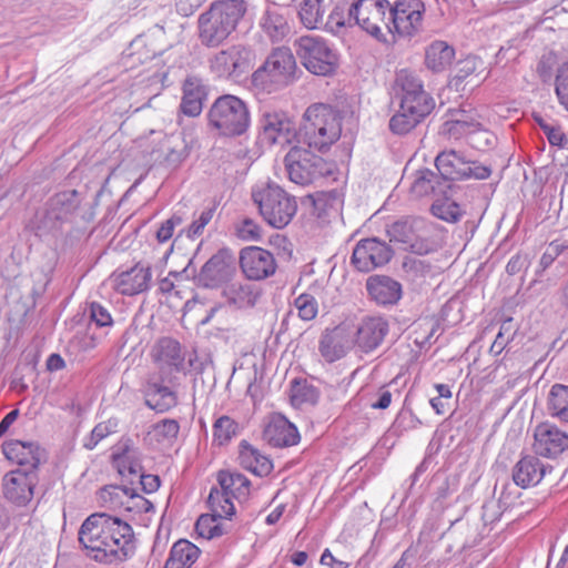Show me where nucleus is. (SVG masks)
I'll return each mask as SVG.
<instances>
[{
  "mask_svg": "<svg viewBox=\"0 0 568 568\" xmlns=\"http://www.w3.org/2000/svg\"><path fill=\"white\" fill-rule=\"evenodd\" d=\"M144 397L145 404L159 413H164L178 404L173 390L152 379H149L144 386Z\"/></svg>",
  "mask_w": 568,
  "mask_h": 568,
  "instance_id": "31",
  "label": "nucleus"
},
{
  "mask_svg": "<svg viewBox=\"0 0 568 568\" xmlns=\"http://www.w3.org/2000/svg\"><path fill=\"white\" fill-rule=\"evenodd\" d=\"M216 520H220V518L213 514L201 515L196 520L195 530L200 536L206 539H212L213 528Z\"/></svg>",
  "mask_w": 568,
  "mask_h": 568,
  "instance_id": "62",
  "label": "nucleus"
},
{
  "mask_svg": "<svg viewBox=\"0 0 568 568\" xmlns=\"http://www.w3.org/2000/svg\"><path fill=\"white\" fill-rule=\"evenodd\" d=\"M201 550L186 539L173 544L163 568H191L199 559Z\"/></svg>",
  "mask_w": 568,
  "mask_h": 568,
  "instance_id": "32",
  "label": "nucleus"
},
{
  "mask_svg": "<svg viewBox=\"0 0 568 568\" xmlns=\"http://www.w3.org/2000/svg\"><path fill=\"white\" fill-rule=\"evenodd\" d=\"M341 132L338 113L327 104L316 103L306 109L296 140L323 152L339 139Z\"/></svg>",
  "mask_w": 568,
  "mask_h": 568,
  "instance_id": "3",
  "label": "nucleus"
},
{
  "mask_svg": "<svg viewBox=\"0 0 568 568\" xmlns=\"http://www.w3.org/2000/svg\"><path fill=\"white\" fill-rule=\"evenodd\" d=\"M311 149L297 142L284 158L288 178L296 184L307 185L333 173V163L315 154Z\"/></svg>",
  "mask_w": 568,
  "mask_h": 568,
  "instance_id": "7",
  "label": "nucleus"
},
{
  "mask_svg": "<svg viewBox=\"0 0 568 568\" xmlns=\"http://www.w3.org/2000/svg\"><path fill=\"white\" fill-rule=\"evenodd\" d=\"M263 438L273 447H288L300 442V434L283 415L274 414L265 425Z\"/></svg>",
  "mask_w": 568,
  "mask_h": 568,
  "instance_id": "22",
  "label": "nucleus"
},
{
  "mask_svg": "<svg viewBox=\"0 0 568 568\" xmlns=\"http://www.w3.org/2000/svg\"><path fill=\"white\" fill-rule=\"evenodd\" d=\"M240 448L239 458L243 468L261 477L266 476L272 471V462L252 445L243 440Z\"/></svg>",
  "mask_w": 568,
  "mask_h": 568,
  "instance_id": "33",
  "label": "nucleus"
},
{
  "mask_svg": "<svg viewBox=\"0 0 568 568\" xmlns=\"http://www.w3.org/2000/svg\"><path fill=\"white\" fill-rule=\"evenodd\" d=\"M6 458L20 466L22 471L36 473L38 466L45 462L47 454L37 443L11 439L2 444Z\"/></svg>",
  "mask_w": 568,
  "mask_h": 568,
  "instance_id": "18",
  "label": "nucleus"
},
{
  "mask_svg": "<svg viewBox=\"0 0 568 568\" xmlns=\"http://www.w3.org/2000/svg\"><path fill=\"white\" fill-rule=\"evenodd\" d=\"M261 28L273 42L282 41L290 32L286 18L275 9H267L264 12Z\"/></svg>",
  "mask_w": 568,
  "mask_h": 568,
  "instance_id": "38",
  "label": "nucleus"
},
{
  "mask_svg": "<svg viewBox=\"0 0 568 568\" xmlns=\"http://www.w3.org/2000/svg\"><path fill=\"white\" fill-rule=\"evenodd\" d=\"M138 479L142 491L145 494H152L160 487V477L158 475L143 473Z\"/></svg>",
  "mask_w": 568,
  "mask_h": 568,
  "instance_id": "64",
  "label": "nucleus"
},
{
  "mask_svg": "<svg viewBox=\"0 0 568 568\" xmlns=\"http://www.w3.org/2000/svg\"><path fill=\"white\" fill-rule=\"evenodd\" d=\"M152 357L160 367H173L181 371L184 365V354L180 343L171 337L160 338L152 348Z\"/></svg>",
  "mask_w": 568,
  "mask_h": 568,
  "instance_id": "29",
  "label": "nucleus"
},
{
  "mask_svg": "<svg viewBox=\"0 0 568 568\" xmlns=\"http://www.w3.org/2000/svg\"><path fill=\"white\" fill-rule=\"evenodd\" d=\"M150 280V267L136 264L132 268L118 274L114 278V285L119 293L131 296L145 291Z\"/></svg>",
  "mask_w": 568,
  "mask_h": 568,
  "instance_id": "27",
  "label": "nucleus"
},
{
  "mask_svg": "<svg viewBox=\"0 0 568 568\" xmlns=\"http://www.w3.org/2000/svg\"><path fill=\"white\" fill-rule=\"evenodd\" d=\"M297 64L291 49L281 47L274 49L264 63L253 72L252 83L256 88L271 91L273 88H284L296 79Z\"/></svg>",
  "mask_w": 568,
  "mask_h": 568,
  "instance_id": "5",
  "label": "nucleus"
},
{
  "mask_svg": "<svg viewBox=\"0 0 568 568\" xmlns=\"http://www.w3.org/2000/svg\"><path fill=\"white\" fill-rule=\"evenodd\" d=\"M235 234L243 241H260L262 229L254 220L244 217L235 223Z\"/></svg>",
  "mask_w": 568,
  "mask_h": 568,
  "instance_id": "54",
  "label": "nucleus"
},
{
  "mask_svg": "<svg viewBox=\"0 0 568 568\" xmlns=\"http://www.w3.org/2000/svg\"><path fill=\"white\" fill-rule=\"evenodd\" d=\"M446 189L439 175L429 169L417 171L416 178L410 186L412 193L416 196L430 194L446 196Z\"/></svg>",
  "mask_w": 568,
  "mask_h": 568,
  "instance_id": "35",
  "label": "nucleus"
},
{
  "mask_svg": "<svg viewBox=\"0 0 568 568\" xmlns=\"http://www.w3.org/2000/svg\"><path fill=\"white\" fill-rule=\"evenodd\" d=\"M430 233L432 225L417 216H403L386 225V235L390 243L418 255L437 250V243L432 240Z\"/></svg>",
  "mask_w": 568,
  "mask_h": 568,
  "instance_id": "4",
  "label": "nucleus"
},
{
  "mask_svg": "<svg viewBox=\"0 0 568 568\" xmlns=\"http://www.w3.org/2000/svg\"><path fill=\"white\" fill-rule=\"evenodd\" d=\"M444 197V201L437 200L433 203L430 207L432 213L436 217L446 222L455 223L459 221L462 216V210L459 205L454 201H449L447 195Z\"/></svg>",
  "mask_w": 568,
  "mask_h": 568,
  "instance_id": "48",
  "label": "nucleus"
},
{
  "mask_svg": "<svg viewBox=\"0 0 568 568\" xmlns=\"http://www.w3.org/2000/svg\"><path fill=\"white\" fill-rule=\"evenodd\" d=\"M245 0H219L199 18V37L205 47H217L236 29L246 12Z\"/></svg>",
  "mask_w": 568,
  "mask_h": 568,
  "instance_id": "2",
  "label": "nucleus"
},
{
  "mask_svg": "<svg viewBox=\"0 0 568 568\" xmlns=\"http://www.w3.org/2000/svg\"><path fill=\"white\" fill-rule=\"evenodd\" d=\"M337 192L333 191L329 193H317L315 195H308L307 199L314 207V213L321 216L325 212L327 205H332V202L337 200Z\"/></svg>",
  "mask_w": 568,
  "mask_h": 568,
  "instance_id": "59",
  "label": "nucleus"
},
{
  "mask_svg": "<svg viewBox=\"0 0 568 568\" xmlns=\"http://www.w3.org/2000/svg\"><path fill=\"white\" fill-rule=\"evenodd\" d=\"M295 307L298 312V317L303 321H311L317 315V302L311 294H301L295 298Z\"/></svg>",
  "mask_w": 568,
  "mask_h": 568,
  "instance_id": "55",
  "label": "nucleus"
},
{
  "mask_svg": "<svg viewBox=\"0 0 568 568\" xmlns=\"http://www.w3.org/2000/svg\"><path fill=\"white\" fill-rule=\"evenodd\" d=\"M352 26V20L345 18L344 8L336 6L334 7L327 17H324L323 28L321 30H325L335 36L344 34L347 27Z\"/></svg>",
  "mask_w": 568,
  "mask_h": 568,
  "instance_id": "45",
  "label": "nucleus"
},
{
  "mask_svg": "<svg viewBox=\"0 0 568 568\" xmlns=\"http://www.w3.org/2000/svg\"><path fill=\"white\" fill-rule=\"evenodd\" d=\"M395 83L400 89L402 99L426 92L422 80L414 72L405 69L397 72Z\"/></svg>",
  "mask_w": 568,
  "mask_h": 568,
  "instance_id": "44",
  "label": "nucleus"
},
{
  "mask_svg": "<svg viewBox=\"0 0 568 568\" xmlns=\"http://www.w3.org/2000/svg\"><path fill=\"white\" fill-rule=\"evenodd\" d=\"M291 400L294 405L303 404L314 405L318 400V392L316 387L304 382L294 381L291 389Z\"/></svg>",
  "mask_w": 568,
  "mask_h": 568,
  "instance_id": "46",
  "label": "nucleus"
},
{
  "mask_svg": "<svg viewBox=\"0 0 568 568\" xmlns=\"http://www.w3.org/2000/svg\"><path fill=\"white\" fill-rule=\"evenodd\" d=\"M326 13L325 0H302L298 4L300 21L308 30H321Z\"/></svg>",
  "mask_w": 568,
  "mask_h": 568,
  "instance_id": "36",
  "label": "nucleus"
},
{
  "mask_svg": "<svg viewBox=\"0 0 568 568\" xmlns=\"http://www.w3.org/2000/svg\"><path fill=\"white\" fill-rule=\"evenodd\" d=\"M400 102L416 110L417 115L424 119L429 115L435 108V101L428 92L419 93L408 99H400Z\"/></svg>",
  "mask_w": 568,
  "mask_h": 568,
  "instance_id": "51",
  "label": "nucleus"
},
{
  "mask_svg": "<svg viewBox=\"0 0 568 568\" xmlns=\"http://www.w3.org/2000/svg\"><path fill=\"white\" fill-rule=\"evenodd\" d=\"M239 424L231 417L224 415L217 418L213 425L214 440L223 445L236 435Z\"/></svg>",
  "mask_w": 568,
  "mask_h": 568,
  "instance_id": "49",
  "label": "nucleus"
},
{
  "mask_svg": "<svg viewBox=\"0 0 568 568\" xmlns=\"http://www.w3.org/2000/svg\"><path fill=\"white\" fill-rule=\"evenodd\" d=\"M239 264L247 280L262 281L276 271V262L273 254L258 246H247L241 250Z\"/></svg>",
  "mask_w": 568,
  "mask_h": 568,
  "instance_id": "16",
  "label": "nucleus"
},
{
  "mask_svg": "<svg viewBox=\"0 0 568 568\" xmlns=\"http://www.w3.org/2000/svg\"><path fill=\"white\" fill-rule=\"evenodd\" d=\"M79 205L80 200L75 190L55 194L48 201L47 210L41 221L43 227L50 231L59 230L63 223L71 220Z\"/></svg>",
  "mask_w": 568,
  "mask_h": 568,
  "instance_id": "17",
  "label": "nucleus"
},
{
  "mask_svg": "<svg viewBox=\"0 0 568 568\" xmlns=\"http://www.w3.org/2000/svg\"><path fill=\"white\" fill-rule=\"evenodd\" d=\"M296 55L311 73L329 75L337 68L338 55L327 41L317 36H302L294 42Z\"/></svg>",
  "mask_w": 568,
  "mask_h": 568,
  "instance_id": "9",
  "label": "nucleus"
},
{
  "mask_svg": "<svg viewBox=\"0 0 568 568\" xmlns=\"http://www.w3.org/2000/svg\"><path fill=\"white\" fill-rule=\"evenodd\" d=\"M424 118L417 115L416 110L400 102L399 110L389 120V129L393 133L403 135L416 128Z\"/></svg>",
  "mask_w": 568,
  "mask_h": 568,
  "instance_id": "39",
  "label": "nucleus"
},
{
  "mask_svg": "<svg viewBox=\"0 0 568 568\" xmlns=\"http://www.w3.org/2000/svg\"><path fill=\"white\" fill-rule=\"evenodd\" d=\"M220 491L226 493L230 498L246 499L250 494L251 481L240 473L220 470L217 473Z\"/></svg>",
  "mask_w": 568,
  "mask_h": 568,
  "instance_id": "34",
  "label": "nucleus"
},
{
  "mask_svg": "<svg viewBox=\"0 0 568 568\" xmlns=\"http://www.w3.org/2000/svg\"><path fill=\"white\" fill-rule=\"evenodd\" d=\"M425 3L422 0H396L390 3L387 31L404 38H413L423 31Z\"/></svg>",
  "mask_w": 568,
  "mask_h": 568,
  "instance_id": "11",
  "label": "nucleus"
},
{
  "mask_svg": "<svg viewBox=\"0 0 568 568\" xmlns=\"http://www.w3.org/2000/svg\"><path fill=\"white\" fill-rule=\"evenodd\" d=\"M394 251L377 237L361 240L353 250L352 264L359 272L368 273L386 265L393 257Z\"/></svg>",
  "mask_w": 568,
  "mask_h": 568,
  "instance_id": "15",
  "label": "nucleus"
},
{
  "mask_svg": "<svg viewBox=\"0 0 568 568\" xmlns=\"http://www.w3.org/2000/svg\"><path fill=\"white\" fill-rule=\"evenodd\" d=\"M348 347V339L338 328L325 331L318 343V352L327 363H334L344 357Z\"/></svg>",
  "mask_w": 568,
  "mask_h": 568,
  "instance_id": "30",
  "label": "nucleus"
},
{
  "mask_svg": "<svg viewBox=\"0 0 568 568\" xmlns=\"http://www.w3.org/2000/svg\"><path fill=\"white\" fill-rule=\"evenodd\" d=\"M556 94L560 104L568 110V62L562 63L557 70Z\"/></svg>",
  "mask_w": 568,
  "mask_h": 568,
  "instance_id": "56",
  "label": "nucleus"
},
{
  "mask_svg": "<svg viewBox=\"0 0 568 568\" xmlns=\"http://www.w3.org/2000/svg\"><path fill=\"white\" fill-rule=\"evenodd\" d=\"M116 422L109 419L106 422L99 423L95 425V427L92 429L89 436H87L83 440V447L92 450L97 447V445L108 437L109 435L115 433L116 430Z\"/></svg>",
  "mask_w": 568,
  "mask_h": 568,
  "instance_id": "50",
  "label": "nucleus"
},
{
  "mask_svg": "<svg viewBox=\"0 0 568 568\" xmlns=\"http://www.w3.org/2000/svg\"><path fill=\"white\" fill-rule=\"evenodd\" d=\"M90 318L98 327H109L113 325L112 316L109 310L98 302L89 305Z\"/></svg>",
  "mask_w": 568,
  "mask_h": 568,
  "instance_id": "57",
  "label": "nucleus"
},
{
  "mask_svg": "<svg viewBox=\"0 0 568 568\" xmlns=\"http://www.w3.org/2000/svg\"><path fill=\"white\" fill-rule=\"evenodd\" d=\"M135 480L131 479L129 484H123L121 486H111L112 489L122 490L124 495L129 497V501L126 505L128 511L135 513H149L153 510V504L144 498L142 495L136 493V489L133 487Z\"/></svg>",
  "mask_w": 568,
  "mask_h": 568,
  "instance_id": "43",
  "label": "nucleus"
},
{
  "mask_svg": "<svg viewBox=\"0 0 568 568\" xmlns=\"http://www.w3.org/2000/svg\"><path fill=\"white\" fill-rule=\"evenodd\" d=\"M207 504L212 514L220 519L230 518L234 515L235 508L232 498L226 496V493L220 491L216 487L211 489Z\"/></svg>",
  "mask_w": 568,
  "mask_h": 568,
  "instance_id": "42",
  "label": "nucleus"
},
{
  "mask_svg": "<svg viewBox=\"0 0 568 568\" xmlns=\"http://www.w3.org/2000/svg\"><path fill=\"white\" fill-rule=\"evenodd\" d=\"M115 463L119 474L123 478L130 477L129 479H124V484H129L131 479L134 480V478H139L140 475L143 474V466L134 450L124 449L122 454L115 457Z\"/></svg>",
  "mask_w": 568,
  "mask_h": 568,
  "instance_id": "41",
  "label": "nucleus"
},
{
  "mask_svg": "<svg viewBox=\"0 0 568 568\" xmlns=\"http://www.w3.org/2000/svg\"><path fill=\"white\" fill-rule=\"evenodd\" d=\"M455 50L445 41H435L426 50L425 62L428 69L440 72L450 65Z\"/></svg>",
  "mask_w": 568,
  "mask_h": 568,
  "instance_id": "37",
  "label": "nucleus"
},
{
  "mask_svg": "<svg viewBox=\"0 0 568 568\" xmlns=\"http://www.w3.org/2000/svg\"><path fill=\"white\" fill-rule=\"evenodd\" d=\"M534 450L546 458H556L568 449V434L550 423H541L534 432Z\"/></svg>",
  "mask_w": 568,
  "mask_h": 568,
  "instance_id": "19",
  "label": "nucleus"
},
{
  "mask_svg": "<svg viewBox=\"0 0 568 568\" xmlns=\"http://www.w3.org/2000/svg\"><path fill=\"white\" fill-rule=\"evenodd\" d=\"M78 537L87 556L101 564L124 560L133 549L132 527L106 513L90 515L82 523Z\"/></svg>",
  "mask_w": 568,
  "mask_h": 568,
  "instance_id": "1",
  "label": "nucleus"
},
{
  "mask_svg": "<svg viewBox=\"0 0 568 568\" xmlns=\"http://www.w3.org/2000/svg\"><path fill=\"white\" fill-rule=\"evenodd\" d=\"M403 271L412 282L424 280L432 271V265L425 260L406 256L403 261Z\"/></svg>",
  "mask_w": 568,
  "mask_h": 568,
  "instance_id": "47",
  "label": "nucleus"
},
{
  "mask_svg": "<svg viewBox=\"0 0 568 568\" xmlns=\"http://www.w3.org/2000/svg\"><path fill=\"white\" fill-rule=\"evenodd\" d=\"M388 0H357L348 9L349 20L381 42H386L382 26L387 29Z\"/></svg>",
  "mask_w": 568,
  "mask_h": 568,
  "instance_id": "13",
  "label": "nucleus"
},
{
  "mask_svg": "<svg viewBox=\"0 0 568 568\" xmlns=\"http://www.w3.org/2000/svg\"><path fill=\"white\" fill-rule=\"evenodd\" d=\"M440 133L443 135L457 140L460 139L463 135H467L468 138L470 131L462 126V124L458 123V121H454L453 119H450L443 123L440 128Z\"/></svg>",
  "mask_w": 568,
  "mask_h": 568,
  "instance_id": "63",
  "label": "nucleus"
},
{
  "mask_svg": "<svg viewBox=\"0 0 568 568\" xmlns=\"http://www.w3.org/2000/svg\"><path fill=\"white\" fill-rule=\"evenodd\" d=\"M37 483V473L17 469L4 476L3 494L13 504L23 506L32 499Z\"/></svg>",
  "mask_w": 568,
  "mask_h": 568,
  "instance_id": "20",
  "label": "nucleus"
},
{
  "mask_svg": "<svg viewBox=\"0 0 568 568\" xmlns=\"http://www.w3.org/2000/svg\"><path fill=\"white\" fill-rule=\"evenodd\" d=\"M183 223L182 216L173 214L170 219L165 220L156 231L155 237L159 243H166L174 235L176 226Z\"/></svg>",
  "mask_w": 568,
  "mask_h": 568,
  "instance_id": "58",
  "label": "nucleus"
},
{
  "mask_svg": "<svg viewBox=\"0 0 568 568\" xmlns=\"http://www.w3.org/2000/svg\"><path fill=\"white\" fill-rule=\"evenodd\" d=\"M548 410L552 417L568 423V386L552 385L548 395Z\"/></svg>",
  "mask_w": 568,
  "mask_h": 568,
  "instance_id": "40",
  "label": "nucleus"
},
{
  "mask_svg": "<svg viewBox=\"0 0 568 568\" xmlns=\"http://www.w3.org/2000/svg\"><path fill=\"white\" fill-rule=\"evenodd\" d=\"M481 65L483 61L475 55H468L465 59L458 61L455 67L453 82L455 85H458L459 82L474 74Z\"/></svg>",
  "mask_w": 568,
  "mask_h": 568,
  "instance_id": "53",
  "label": "nucleus"
},
{
  "mask_svg": "<svg viewBox=\"0 0 568 568\" xmlns=\"http://www.w3.org/2000/svg\"><path fill=\"white\" fill-rule=\"evenodd\" d=\"M182 91L181 112L187 116L200 115L207 98V88L203 80L194 75L187 77L183 82Z\"/></svg>",
  "mask_w": 568,
  "mask_h": 568,
  "instance_id": "24",
  "label": "nucleus"
},
{
  "mask_svg": "<svg viewBox=\"0 0 568 568\" xmlns=\"http://www.w3.org/2000/svg\"><path fill=\"white\" fill-rule=\"evenodd\" d=\"M564 250H568V247L564 246L562 244H560L559 242L555 241V242H551L546 251L544 252L541 258H540V267H541V271H545L546 268H548L557 257L560 256L561 253H564Z\"/></svg>",
  "mask_w": 568,
  "mask_h": 568,
  "instance_id": "61",
  "label": "nucleus"
},
{
  "mask_svg": "<svg viewBox=\"0 0 568 568\" xmlns=\"http://www.w3.org/2000/svg\"><path fill=\"white\" fill-rule=\"evenodd\" d=\"M222 296L230 306L248 308L256 304L260 290L255 284L244 281H231L222 288Z\"/></svg>",
  "mask_w": 568,
  "mask_h": 568,
  "instance_id": "26",
  "label": "nucleus"
},
{
  "mask_svg": "<svg viewBox=\"0 0 568 568\" xmlns=\"http://www.w3.org/2000/svg\"><path fill=\"white\" fill-rule=\"evenodd\" d=\"M435 165L439 178L447 189H450V181L465 179L486 180L491 174L489 166L466 161L455 150L440 152L435 159Z\"/></svg>",
  "mask_w": 568,
  "mask_h": 568,
  "instance_id": "12",
  "label": "nucleus"
},
{
  "mask_svg": "<svg viewBox=\"0 0 568 568\" xmlns=\"http://www.w3.org/2000/svg\"><path fill=\"white\" fill-rule=\"evenodd\" d=\"M496 141V135L491 131L483 129L480 124L474 128L468 136V144L479 151L493 148Z\"/></svg>",
  "mask_w": 568,
  "mask_h": 568,
  "instance_id": "52",
  "label": "nucleus"
},
{
  "mask_svg": "<svg viewBox=\"0 0 568 568\" xmlns=\"http://www.w3.org/2000/svg\"><path fill=\"white\" fill-rule=\"evenodd\" d=\"M180 425L175 419H163L154 425L156 436L163 439L175 438L179 434Z\"/></svg>",
  "mask_w": 568,
  "mask_h": 568,
  "instance_id": "60",
  "label": "nucleus"
},
{
  "mask_svg": "<svg viewBox=\"0 0 568 568\" xmlns=\"http://www.w3.org/2000/svg\"><path fill=\"white\" fill-rule=\"evenodd\" d=\"M547 467L536 456H524L513 468V480L521 487L536 486L545 476Z\"/></svg>",
  "mask_w": 568,
  "mask_h": 568,
  "instance_id": "28",
  "label": "nucleus"
},
{
  "mask_svg": "<svg viewBox=\"0 0 568 568\" xmlns=\"http://www.w3.org/2000/svg\"><path fill=\"white\" fill-rule=\"evenodd\" d=\"M209 124L225 136H239L250 125V112L245 102L232 94L219 97L211 105Z\"/></svg>",
  "mask_w": 568,
  "mask_h": 568,
  "instance_id": "6",
  "label": "nucleus"
},
{
  "mask_svg": "<svg viewBox=\"0 0 568 568\" xmlns=\"http://www.w3.org/2000/svg\"><path fill=\"white\" fill-rule=\"evenodd\" d=\"M261 128L265 139L272 144L291 142L293 126L284 113L264 112L261 119ZM296 135L294 134V136Z\"/></svg>",
  "mask_w": 568,
  "mask_h": 568,
  "instance_id": "25",
  "label": "nucleus"
},
{
  "mask_svg": "<svg viewBox=\"0 0 568 568\" xmlns=\"http://www.w3.org/2000/svg\"><path fill=\"white\" fill-rule=\"evenodd\" d=\"M389 329L388 322L381 316L366 317L357 328V345L364 352L377 348Z\"/></svg>",
  "mask_w": 568,
  "mask_h": 568,
  "instance_id": "23",
  "label": "nucleus"
},
{
  "mask_svg": "<svg viewBox=\"0 0 568 568\" xmlns=\"http://www.w3.org/2000/svg\"><path fill=\"white\" fill-rule=\"evenodd\" d=\"M369 298L379 306L396 305L403 295L402 284L387 275H373L366 280Z\"/></svg>",
  "mask_w": 568,
  "mask_h": 568,
  "instance_id": "21",
  "label": "nucleus"
},
{
  "mask_svg": "<svg viewBox=\"0 0 568 568\" xmlns=\"http://www.w3.org/2000/svg\"><path fill=\"white\" fill-rule=\"evenodd\" d=\"M255 60V51L239 43L216 52L210 59V69L219 78L236 81L253 69Z\"/></svg>",
  "mask_w": 568,
  "mask_h": 568,
  "instance_id": "10",
  "label": "nucleus"
},
{
  "mask_svg": "<svg viewBox=\"0 0 568 568\" xmlns=\"http://www.w3.org/2000/svg\"><path fill=\"white\" fill-rule=\"evenodd\" d=\"M252 197L263 219L275 229L285 227L296 214L295 197L276 184L254 191Z\"/></svg>",
  "mask_w": 568,
  "mask_h": 568,
  "instance_id": "8",
  "label": "nucleus"
},
{
  "mask_svg": "<svg viewBox=\"0 0 568 568\" xmlns=\"http://www.w3.org/2000/svg\"><path fill=\"white\" fill-rule=\"evenodd\" d=\"M237 272V260L231 248H220L201 267L196 276L199 285L217 288L233 280Z\"/></svg>",
  "mask_w": 568,
  "mask_h": 568,
  "instance_id": "14",
  "label": "nucleus"
}]
</instances>
